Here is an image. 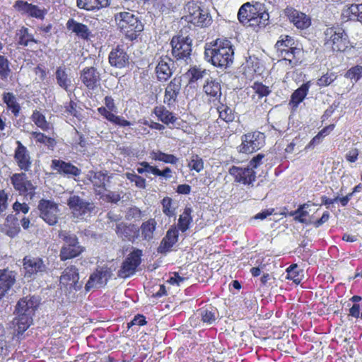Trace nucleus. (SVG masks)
I'll list each match as a JSON object with an SVG mask.
<instances>
[{"instance_id": "f257e3e1", "label": "nucleus", "mask_w": 362, "mask_h": 362, "mask_svg": "<svg viewBox=\"0 0 362 362\" xmlns=\"http://www.w3.org/2000/svg\"><path fill=\"white\" fill-rule=\"evenodd\" d=\"M234 51L230 41L216 40L211 47L205 48L204 58L214 66L226 69L233 62Z\"/></svg>"}, {"instance_id": "f03ea898", "label": "nucleus", "mask_w": 362, "mask_h": 362, "mask_svg": "<svg viewBox=\"0 0 362 362\" xmlns=\"http://www.w3.org/2000/svg\"><path fill=\"white\" fill-rule=\"evenodd\" d=\"M115 21L119 30L130 40L136 39L144 30L143 23L132 11L117 13Z\"/></svg>"}, {"instance_id": "7ed1b4c3", "label": "nucleus", "mask_w": 362, "mask_h": 362, "mask_svg": "<svg viewBox=\"0 0 362 362\" xmlns=\"http://www.w3.org/2000/svg\"><path fill=\"white\" fill-rule=\"evenodd\" d=\"M264 157V154L259 153L250 161L247 167L233 165L229 168L228 173L235 182L243 185H252L256 178L255 169L262 164V160Z\"/></svg>"}, {"instance_id": "20e7f679", "label": "nucleus", "mask_w": 362, "mask_h": 362, "mask_svg": "<svg viewBox=\"0 0 362 362\" xmlns=\"http://www.w3.org/2000/svg\"><path fill=\"white\" fill-rule=\"evenodd\" d=\"M325 45L333 52H344L349 47V40L340 27L328 28L325 31Z\"/></svg>"}, {"instance_id": "39448f33", "label": "nucleus", "mask_w": 362, "mask_h": 362, "mask_svg": "<svg viewBox=\"0 0 362 362\" xmlns=\"http://www.w3.org/2000/svg\"><path fill=\"white\" fill-rule=\"evenodd\" d=\"M59 237L64 241L59 254L62 261L74 258L83 252V247L80 245L75 234L69 231L61 230L59 233Z\"/></svg>"}, {"instance_id": "423d86ee", "label": "nucleus", "mask_w": 362, "mask_h": 362, "mask_svg": "<svg viewBox=\"0 0 362 362\" xmlns=\"http://www.w3.org/2000/svg\"><path fill=\"white\" fill-rule=\"evenodd\" d=\"M186 9L188 13L182 19H185L187 23L202 28L211 25L212 18L209 11L202 8L197 3L189 2L186 6Z\"/></svg>"}, {"instance_id": "0eeeda50", "label": "nucleus", "mask_w": 362, "mask_h": 362, "mask_svg": "<svg viewBox=\"0 0 362 362\" xmlns=\"http://www.w3.org/2000/svg\"><path fill=\"white\" fill-rule=\"evenodd\" d=\"M170 45L174 58L177 62L188 64L192 52V40L188 37L175 36L172 38Z\"/></svg>"}, {"instance_id": "6e6552de", "label": "nucleus", "mask_w": 362, "mask_h": 362, "mask_svg": "<svg viewBox=\"0 0 362 362\" xmlns=\"http://www.w3.org/2000/svg\"><path fill=\"white\" fill-rule=\"evenodd\" d=\"M265 136L259 132L247 133L242 136V143L239 151L242 153H251L260 149L264 144Z\"/></svg>"}, {"instance_id": "1a4fd4ad", "label": "nucleus", "mask_w": 362, "mask_h": 362, "mask_svg": "<svg viewBox=\"0 0 362 362\" xmlns=\"http://www.w3.org/2000/svg\"><path fill=\"white\" fill-rule=\"evenodd\" d=\"M11 183L14 189L20 194L32 199L35 194L36 187L32 182L28 179L25 173H15L11 177Z\"/></svg>"}, {"instance_id": "9d476101", "label": "nucleus", "mask_w": 362, "mask_h": 362, "mask_svg": "<svg viewBox=\"0 0 362 362\" xmlns=\"http://www.w3.org/2000/svg\"><path fill=\"white\" fill-rule=\"evenodd\" d=\"M142 252L140 250H134L124 260L118 271V276L122 279L130 277L135 274L139 265L141 264Z\"/></svg>"}, {"instance_id": "9b49d317", "label": "nucleus", "mask_w": 362, "mask_h": 362, "mask_svg": "<svg viewBox=\"0 0 362 362\" xmlns=\"http://www.w3.org/2000/svg\"><path fill=\"white\" fill-rule=\"evenodd\" d=\"M67 204L74 217L81 218L90 214L95 209L94 204L85 201L78 195H71L67 200Z\"/></svg>"}, {"instance_id": "f8f14e48", "label": "nucleus", "mask_w": 362, "mask_h": 362, "mask_svg": "<svg viewBox=\"0 0 362 362\" xmlns=\"http://www.w3.org/2000/svg\"><path fill=\"white\" fill-rule=\"evenodd\" d=\"M40 217L49 225L53 226L58 220L59 209L56 203L50 200L41 199L38 204Z\"/></svg>"}, {"instance_id": "ddd939ff", "label": "nucleus", "mask_w": 362, "mask_h": 362, "mask_svg": "<svg viewBox=\"0 0 362 362\" xmlns=\"http://www.w3.org/2000/svg\"><path fill=\"white\" fill-rule=\"evenodd\" d=\"M112 276V272L107 267L98 268L89 277L87 281L85 289L89 291L92 288H100L106 285L108 280Z\"/></svg>"}, {"instance_id": "4468645a", "label": "nucleus", "mask_w": 362, "mask_h": 362, "mask_svg": "<svg viewBox=\"0 0 362 362\" xmlns=\"http://www.w3.org/2000/svg\"><path fill=\"white\" fill-rule=\"evenodd\" d=\"M79 274L78 269L75 266L66 267L60 276V284L70 291H78L82 287V284L78 281Z\"/></svg>"}, {"instance_id": "2eb2a0df", "label": "nucleus", "mask_w": 362, "mask_h": 362, "mask_svg": "<svg viewBox=\"0 0 362 362\" xmlns=\"http://www.w3.org/2000/svg\"><path fill=\"white\" fill-rule=\"evenodd\" d=\"M174 62L168 56L159 57L156 66V74L158 80L161 82L168 80L174 72Z\"/></svg>"}, {"instance_id": "dca6fc26", "label": "nucleus", "mask_w": 362, "mask_h": 362, "mask_svg": "<svg viewBox=\"0 0 362 362\" xmlns=\"http://www.w3.org/2000/svg\"><path fill=\"white\" fill-rule=\"evenodd\" d=\"M25 276L32 277L34 275H42L47 270V266L39 257L26 256L23 259Z\"/></svg>"}, {"instance_id": "f3484780", "label": "nucleus", "mask_w": 362, "mask_h": 362, "mask_svg": "<svg viewBox=\"0 0 362 362\" xmlns=\"http://www.w3.org/2000/svg\"><path fill=\"white\" fill-rule=\"evenodd\" d=\"M80 81L89 90H95L100 86V75L95 67H86L80 73Z\"/></svg>"}, {"instance_id": "a211bd4d", "label": "nucleus", "mask_w": 362, "mask_h": 362, "mask_svg": "<svg viewBox=\"0 0 362 362\" xmlns=\"http://www.w3.org/2000/svg\"><path fill=\"white\" fill-rule=\"evenodd\" d=\"M262 5L257 4L256 5H251L249 11V20L247 21L248 26H265L267 22L269 21V13L264 10L261 8Z\"/></svg>"}, {"instance_id": "6ab92c4d", "label": "nucleus", "mask_w": 362, "mask_h": 362, "mask_svg": "<svg viewBox=\"0 0 362 362\" xmlns=\"http://www.w3.org/2000/svg\"><path fill=\"white\" fill-rule=\"evenodd\" d=\"M40 304V299L35 296H28L21 298L16 307V313L33 316Z\"/></svg>"}, {"instance_id": "aec40b11", "label": "nucleus", "mask_w": 362, "mask_h": 362, "mask_svg": "<svg viewBox=\"0 0 362 362\" xmlns=\"http://www.w3.org/2000/svg\"><path fill=\"white\" fill-rule=\"evenodd\" d=\"M182 86L181 77H175L168 84L165 90L164 103L168 107L175 104L180 92Z\"/></svg>"}, {"instance_id": "412c9836", "label": "nucleus", "mask_w": 362, "mask_h": 362, "mask_svg": "<svg viewBox=\"0 0 362 362\" xmlns=\"http://www.w3.org/2000/svg\"><path fill=\"white\" fill-rule=\"evenodd\" d=\"M14 159L21 170L28 171L31 167V160L27 148L20 141H16Z\"/></svg>"}, {"instance_id": "4be33fe9", "label": "nucleus", "mask_w": 362, "mask_h": 362, "mask_svg": "<svg viewBox=\"0 0 362 362\" xmlns=\"http://www.w3.org/2000/svg\"><path fill=\"white\" fill-rule=\"evenodd\" d=\"M139 230L134 224L119 222L116 224L115 233L124 240L134 241L138 238Z\"/></svg>"}, {"instance_id": "5701e85b", "label": "nucleus", "mask_w": 362, "mask_h": 362, "mask_svg": "<svg viewBox=\"0 0 362 362\" xmlns=\"http://www.w3.org/2000/svg\"><path fill=\"white\" fill-rule=\"evenodd\" d=\"M87 177L98 194H103L107 190V187L109 186L110 177L106 173L101 171L90 170L88 173Z\"/></svg>"}, {"instance_id": "b1692460", "label": "nucleus", "mask_w": 362, "mask_h": 362, "mask_svg": "<svg viewBox=\"0 0 362 362\" xmlns=\"http://www.w3.org/2000/svg\"><path fill=\"white\" fill-rule=\"evenodd\" d=\"M16 282V273L8 269H0V299L11 289Z\"/></svg>"}, {"instance_id": "393cba45", "label": "nucleus", "mask_w": 362, "mask_h": 362, "mask_svg": "<svg viewBox=\"0 0 362 362\" xmlns=\"http://www.w3.org/2000/svg\"><path fill=\"white\" fill-rule=\"evenodd\" d=\"M286 13L292 22L298 28L305 29L310 26V18L304 13L297 11L294 8H286Z\"/></svg>"}, {"instance_id": "a878e982", "label": "nucleus", "mask_w": 362, "mask_h": 362, "mask_svg": "<svg viewBox=\"0 0 362 362\" xmlns=\"http://www.w3.org/2000/svg\"><path fill=\"white\" fill-rule=\"evenodd\" d=\"M109 62L111 66L122 69L129 64V56L122 48L117 47L110 52Z\"/></svg>"}, {"instance_id": "bb28decb", "label": "nucleus", "mask_w": 362, "mask_h": 362, "mask_svg": "<svg viewBox=\"0 0 362 362\" xmlns=\"http://www.w3.org/2000/svg\"><path fill=\"white\" fill-rule=\"evenodd\" d=\"M52 167L60 174L68 177H77L81 173V170L75 165L60 160H53Z\"/></svg>"}, {"instance_id": "cd10ccee", "label": "nucleus", "mask_w": 362, "mask_h": 362, "mask_svg": "<svg viewBox=\"0 0 362 362\" xmlns=\"http://www.w3.org/2000/svg\"><path fill=\"white\" fill-rule=\"evenodd\" d=\"M177 240L178 230L176 228L169 229L158 247V252L160 254L167 253L177 242Z\"/></svg>"}, {"instance_id": "c85d7f7f", "label": "nucleus", "mask_w": 362, "mask_h": 362, "mask_svg": "<svg viewBox=\"0 0 362 362\" xmlns=\"http://www.w3.org/2000/svg\"><path fill=\"white\" fill-rule=\"evenodd\" d=\"M66 27L81 39L88 40L92 36L91 31L86 25L78 23L73 18L67 21Z\"/></svg>"}, {"instance_id": "c756f323", "label": "nucleus", "mask_w": 362, "mask_h": 362, "mask_svg": "<svg viewBox=\"0 0 362 362\" xmlns=\"http://www.w3.org/2000/svg\"><path fill=\"white\" fill-rule=\"evenodd\" d=\"M286 50L279 53V55L282 57L281 63H288L290 67H295L300 62L302 51L297 47L287 49Z\"/></svg>"}, {"instance_id": "7c9ffc66", "label": "nucleus", "mask_w": 362, "mask_h": 362, "mask_svg": "<svg viewBox=\"0 0 362 362\" xmlns=\"http://www.w3.org/2000/svg\"><path fill=\"white\" fill-rule=\"evenodd\" d=\"M153 113L158 119L166 125L174 124L177 118L172 112L163 105H158L153 108Z\"/></svg>"}, {"instance_id": "2f4dec72", "label": "nucleus", "mask_w": 362, "mask_h": 362, "mask_svg": "<svg viewBox=\"0 0 362 362\" xmlns=\"http://www.w3.org/2000/svg\"><path fill=\"white\" fill-rule=\"evenodd\" d=\"M198 315L203 323L207 325L214 324L219 317V313L217 308L212 306L199 309Z\"/></svg>"}, {"instance_id": "473e14b6", "label": "nucleus", "mask_w": 362, "mask_h": 362, "mask_svg": "<svg viewBox=\"0 0 362 362\" xmlns=\"http://www.w3.org/2000/svg\"><path fill=\"white\" fill-rule=\"evenodd\" d=\"M2 100L6 104L8 110L15 116L18 117L20 114L21 107L18 102L16 95L12 92H4L2 94Z\"/></svg>"}, {"instance_id": "72a5a7b5", "label": "nucleus", "mask_w": 362, "mask_h": 362, "mask_svg": "<svg viewBox=\"0 0 362 362\" xmlns=\"http://www.w3.org/2000/svg\"><path fill=\"white\" fill-rule=\"evenodd\" d=\"M204 93L215 99L220 98L221 96V87L218 80L212 77L207 78L203 86Z\"/></svg>"}, {"instance_id": "f704fd0d", "label": "nucleus", "mask_w": 362, "mask_h": 362, "mask_svg": "<svg viewBox=\"0 0 362 362\" xmlns=\"http://www.w3.org/2000/svg\"><path fill=\"white\" fill-rule=\"evenodd\" d=\"M17 315L18 316L13 319L12 324L15 332H16L18 334H21L32 324L33 316L22 313H17Z\"/></svg>"}, {"instance_id": "c9c22d12", "label": "nucleus", "mask_w": 362, "mask_h": 362, "mask_svg": "<svg viewBox=\"0 0 362 362\" xmlns=\"http://www.w3.org/2000/svg\"><path fill=\"white\" fill-rule=\"evenodd\" d=\"M98 112L107 120L115 125H118L119 127H127L131 125L130 122L125 119L123 117L115 115L114 113H112L113 111H110L105 107H98Z\"/></svg>"}, {"instance_id": "e433bc0d", "label": "nucleus", "mask_w": 362, "mask_h": 362, "mask_svg": "<svg viewBox=\"0 0 362 362\" xmlns=\"http://www.w3.org/2000/svg\"><path fill=\"white\" fill-rule=\"evenodd\" d=\"M79 8L87 11H96L110 5L109 0H76Z\"/></svg>"}, {"instance_id": "4c0bfd02", "label": "nucleus", "mask_w": 362, "mask_h": 362, "mask_svg": "<svg viewBox=\"0 0 362 362\" xmlns=\"http://www.w3.org/2000/svg\"><path fill=\"white\" fill-rule=\"evenodd\" d=\"M309 83H305L302 84L297 90H296L292 93L289 105L291 106L293 110L296 109L298 105L306 97L309 90Z\"/></svg>"}, {"instance_id": "58836bf2", "label": "nucleus", "mask_w": 362, "mask_h": 362, "mask_svg": "<svg viewBox=\"0 0 362 362\" xmlns=\"http://www.w3.org/2000/svg\"><path fill=\"white\" fill-rule=\"evenodd\" d=\"M55 77L58 86L66 91H69L71 85V80L69 77L66 73V68L64 66H60L57 68Z\"/></svg>"}, {"instance_id": "ea45409f", "label": "nucleus", "mask_w": 362, "mask_h": 362, "mask_svg": "<svg viewBox=\"0 0 362 362\" xmlns=\"http://www.w3.org/2000/svg\"><path fill=\"white\" fill-rule=\"evenodd\" d=\"M150 158L156 161H160L168 164H176L179 158L173 154L165 153L159 150H153L150 152Z\"/></svg>"}, {"instance_id": "a19ab883", "label": "nucleus", "mask_w": 362, "mask_h": 362, "mask_svg": "<svg viewBox=\"0 0 362 362\" xmlns=\"http://www.w3.org/2000/svg\"><path fill=\"white\" fill-rule=\"evenodd\" d=\"M344 18L351 21H362V4H351L342 13Z\"/></svg>"}, {"instance_id": "79ce46f5", "label": "nucleus", "mask_w": 362, "mask_h": 362, "mask_svg": "<svg viewBox=\"0 0 362 362\" xmlns=\"http://www.w3.org/2000/svg\"><path fill=\"white\" fill-rule=\"evenodd\" d=\"M16 40L19 45L28 46L30 42L37 43V40H35L33 35L28 32V29L25 27H22L18 30L16 33Z\"/></svg>"}, {"instance_id": "37998d69", "label": "nucleus", "mask_w": 362, "mask_h": 362, "mask_svg": "<svg viewBox=\"0 0 362 362\" xmlns=\"http://www.w3.org/2000/svg\"><path fill=\"white\" fill-rule=\"evenodd\" d=\"M156 224V221L153 218H151L141 224L140 229L141 236L144 240H150L153 239Z\"/></svg>"}, {"instance_id": "c03bdc74", "label": "nucleus", "mask_w": 362, "mask_h": 362, "mask_svg": "<svg viewBox=\"0 0 362 362\" xmlns=\"http://www.w3.org/2000/svg\"><path fill=\"white\" fill-rule=\"evenodd\" d=\"M217 111L219 114V118L226 123L233 122L235 119L234 110L226 104L221 103L218 106Z\"/></svg>"}, {"instance_id": "a18cd8bd", "label": "nucleus", "mask_w": 362, "mask_h": 362, "mask_svg": "<svg viewBox=\"0 0 362 362\" xmlns=\"http://www.w3.org/2000/svg\"><path fill=\"white\" fill-rule=\"evenodd\" d=\"M192 210L190 208H185L183 213L180 216L177 227L182 232H185L189 228V224L192 221Z\"/></svg>"}, {"instance_id": "49530a36", "label": "nucleus", "mask_w": 362, "mask_h": 362, "mask_svg": "<svg viewBox=\"0 0 362 362\" xmlns=\"http://www.w3.org/2000/svg\"><path fill=\"white\" fill-rule=\"evenodd\" d=\"M31 119L37 127L43 131H47L50 129V124L46 120L45 116L38 110L33 111Z\"/></svg>"}, {"instance_id": "de8ad7c7", "label": "nucleus", "mask_w": 362, "mask_h": 362, "mask_svg": "<svg viewBox=\"0 0 362 362\" xmlns=\"http://www.w3.org/2000/svg\"><path fill=\"white\" fill-rule=\"evenodd\" d=\"M294 45V40L288 36L284 35L281 37V40H278L275 45V47L279 53L287 51V49L296 48L293 47Z\"/></svg>"}, {"instance_id": "09e8293b", "label": "nucleus", "mask_w": 362, "mask_h": 362, "mask_svg": "<svg viewBox=\"0 0 362 362\" xmlns=\"http://www.w3.org/2000/svg\"><path fill=\"white\" fill-rule=\"evenodd\" d=\"M187 74L189 77V82L194 83L204 78L208 73L206 69L197 66H193L189 69Z\"/></svg>"}, {"instance_id": "8fccbe9b", "label": "nucleus", "mask_w": 362, "mask_h": 362, "mask_svg": "<svg viewBox=\"0 0 362 362\" xmlns=\"http://www.w3.org/2000/svg\"><path fill=\"white\" fill-rule=\"evenodd\" d=\"M32 136L35 139V141L40 144L46 145L48 148H53L56 144L55 139L45 136L43 133L38 132H33Z\"/></svg>"}, {"instance_id": "3c124183", "label": "nucleus", "mask_w": 362, "mask_h": 362, "mask_svg": "<svg viewBox=\"0 0 362 362\" xmlns=\"http://www.w3.org/2000/svg\"><path fill=\"white\" fill-rule=\"evenodd\" d=\"M308 204L300 205L296 211L290 213V216H293L294 220L299 223H306L305 217L308 215V212L305 209L308 207Z\"/></svg>"}, {"instance_id": "603ef678", "label": "nucleus", "mask_w": 362, "mask_h": 362, "mask_svg": "<svg viewBox=\"0 0 362 362\" xmlns=\"http://www.w3.org/2000/svg\"><path fill=\"white\" fill-rule=\"evenodd\" d=\"M188 167L191 170L201 172L204 169L203 159L197 154L192 155L188 163Z\"/></svg>"}, {"instance_id": "864d4df0", "label": "nucleus", "mask_w": 362, "mask_h": 362, "mask_svg": "<svg viewBox=\"0 0 362 362\" xmlns=\"http://www.w3.org/2000/svg\"><path fill=\"white\" fill-rule=\"evenodd\" d=\"M252 88L258 95L259 98L267 96L272 91L269 86L259 82H255L252 86Z\"/></svg>"}, {"instance_id": "5fc2aeb1", "label": "nucleus", "mask_w": 362, "mask_h": 362, "mask_svg": "<svg viewBox=\"0 0 362 362\" xmlns=\"http://www.w3.org/2000/svg\"><path fill=\"white\" fill-rule=\"evenodd\" d=\"M288 279L292 280L295 284H298L300 281V276L299 274L298 267L297 264H292L286 269Z\"/></svg>"}, {"instance_id": "6e6d98bb", "label": "nucleus", "mask_w": 362, "mask_h": 362, "mask_svg": "<svg viewBox=\"0 0 362 362\" xmlns=\"http://www.w3.org/2000/svg\"><path fill=\"white\" fill-rule=\"evenodd\" d=\"M250 3L247 2L244 4L239 9L238 13V18L240 22L243 24L247 25L249 20V11L248 9H250Z\"/></svg>"}, {"instance_id": "4d7b16f0", "label": "nucleus", "mask_w": 362, "mask_h": 362, "mask_svg": "<svg viewBox=\"0 0 362 362\" xmlns=\"http://www.w3.org/2000/svg\"><path fill=\"white\" fill-rule=\"evenodd\" d=\"M11 70L9 69L8 60L2 55H0V77L5 80L8 78Z\"/></svg>"}, {"instance_id": "13d9d810", "label": "nucleus", "mask_w": 362, "mask_h": 362, "mask_svg": "<svg viewBox=\"0 0 362 362\" xmlns=\"http://www.w3.org/2000/svg\"><path fill=\"white\" fill-rule=\"evenodd\" d=\"M125 175L129 181L134 182L137 187L141 189H144L146 187V180L142 177L135 174L134 173H127Z\"/></svg>"}, {"instance_id": "bf43d9fd", "label": "nucleus", "mask_w": 362, "mask_h": 362, "mask_svg": "<svg viewBox=\"0 0 362 362\" xmlns=\"http://www.w3.org/2000/svg\"><path fill=\"white\" fill-rule=\"evenodd\" d=\"M141 217V211L136 206H132L127 209L125 215L127 220H139Z\"/></svg>"}, {"instance_id": "052dcab7", "label": "nucleus", "mask_w": 362, "mask_h": 362, "mask_svg": "<svg viewBox=\"0 0 362 362\" xmlns=\"http://www.w3.org/2000/svg\"><path fill=\"white\" fill-rule=\"evenodd\" d=\"M163 212L168 217H172L175 215V211L171 208L172 199L170 197H165L162 200Z\"/></svg>"}, {"instance_id": "680f3d73", "label": "nucleus", "mask_w": 362, "mask_h": 362, "mask_svg": "<svg viewBox=\"0 0 362 362\" xmlns=\"http://www.w3.org/2000/svg\"><path fill=\"white\" fill-rule=\"evenodd\" d=\"M45 11L40 8L37 6L31 4L28 16L42 19L45 15Z\"/></svg>"}, {"instance_id": "e2e57ef3", "label": "nucleus", "mask_w": 362, "mask_h": 362, "mask_svg": "<svg viewBox=\"0 0 362 362\" xmlns=\"http://www.w3.org/2000/svg\"><path fill=\"white\" fill-rule=\"evenodd\" d=\"M347 77L357 81L362 76V66H356L350 69L346 73Z\"/></svg>"}, {"instance_id": "0e129e2a", "label": "nucleus", "mask_w": 362, "mask_h": 362, "mask_svg": "<svg viewBox=\"0 0 362 362\" xmlns=\"http://www.w3.org/2000/svg\"><path fill=\"white\" fill-rule=\"evenodd\" d=\"M31 4L27 1L18 0L13 5L14 8L22 14L28 15Z\"/></svg>"}, {"instance_id": "69168bd1", "label": "nucleus", "mask_w": 362, "mask_h": 362, "mask_svg": "<svg viewBox=\"0 0 362 362\" xmlns=\"http://www.w3.org/2000/svg\"><path fill=\"white\" fill-rule=\"evenodd\" d=\"M31 4L27 1L18 0L13 5L14 8L22 14L28 15Z\"/></svg>"}, {"instance_id": "338daca9", "label": "nucleus", "mask_w": 362, "mask_h": 362, "mask_svg": "<svg viewBox=\"0 0 362 362\" xmlns=\"http://www.w3.org/2000/svg\"><path fill=\"white\" fill-rule=\"evenodd\" d=\"M336 79V76L331 73V74H326L321 76L320 78L317 81V85L319 86H327L329 84H331L334 80Z\"/></svg>"}, {"instance_id": "774afa93", "label": "nucleus", "mask_w": 362, "mask_h": 362, "mask_svg": "<svg viewBox=\"0 0 362 362\" xmlns=\"http://www.w3.org/2000/svg\"><path fill=\"white\" fill-rule=\"evenodd\" d=\"M139 165L141 167L136 169L139 174L148 173L154 175V170H156V167L150 165L148 163L145 161L140 163Z\"/></svg>"}]
</instances>
